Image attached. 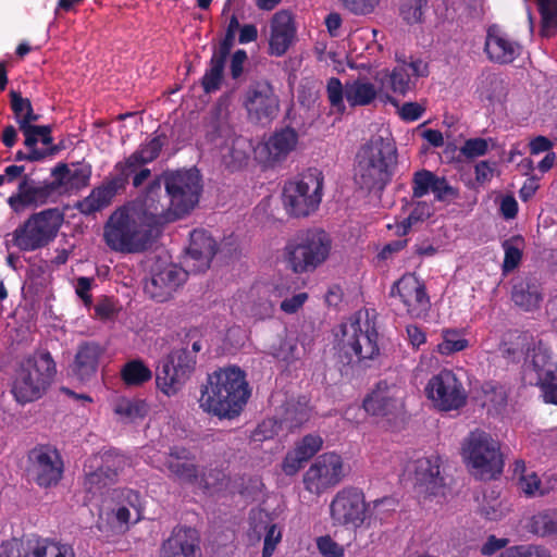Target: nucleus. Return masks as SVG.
<instances>
[{
  "label": "nucleus",
  "mask_w": 557,
  "mask_h": 557,
  "mask_svg": "<svg viewBox=\"0 0 557 557\" xmlns=\"http://www.w3.org/2000/svg\"><path fill=\"white\" fill-rule=\"evenodd\" d=\"M101 463L85 474L84 487L88 493L96 494L114 484L120 471L125 466V458L114 451H104Z\"/></svg>",
  "instance_id": "nucleus-21"
},
{
  "label": "nucleus",
  "mask_w": 557,
  "mask_h": 557,
  "mask_svg": "<svg viewBox=\"0 0 557 557\" xmlns=\"http://www.w3.org/2000/svg\"><path fill=\"white\" fill-rule=\"evenodd\" d=\"M181 346L173 348L156 370L158 388L168 396L175 395L196 370L197 352L202 348V335L197 327L184 330Z\"/></svg>",
  "instance_id": "nucleus-2"
},
{
  "label": "nucleus",
  "mask_w": 557,
  "mask_h": 557,
  "mask_svg": "<svg viewBox=\"0 0 557 557\" xmlns=\"http://www.w3.org/2000/svg\"><path fill=\"white\" fill-rule=\"evenodd\" d=\"M28 474L41 487L59 483L63 473V461L57 449L41 445L28 453Z\"/></svg>",
  "instance_id": "nucleus-17"
},
{
  "label": "nucleus",
  "mask_w": 557,
  "mask_h": 557,
  "mask_svg": "<svg viewBox=\"0 0 557 557\" xmlns=\"http://www.w3.org/2000/svg\"><path fill=\"white\" fill-rule=\"evenodd\" d=\"M343 459L335 453L320 455L304 475V484L312 494H321L345 478Z\"/></svg>",
  "instance_id": "nucleus-16"
},
{
  "label": "nucleus",
  "mask_w": 557,
  "mask_h": 557,
  "mask_svg": "<svg viewBox=\"0 0 557 557\" xmlns=\"http://www.w3.org/2000/svg\"><path fill=\"white\" fill-rule=\"evenodd\" d=\"M375 81L380 82V89L385 88V83L394 92L405 96L416 88V79L408 72V66H396L391 73L387 71L377 73Z\"/></svg>",
  "instance_id": "nucleus-38"
},
{
  "label": "nucleus",
  "mask_w": 557,
  "mask_h": 557,
  "mask_svg": "<svg viewBox=\"0 0 557 557\" xmlns=\"http://www.w3.org/2000/svg\"><path fill=\"white\" fill-rule=\"evenodd\" d=\"M541 15L540 35L557 30V0H535Z\"/></svg>",
  "instance_id": "nucleus-43"
},
{
  "label": "nucleus",
  "mask_w": 557,
  "mask_h": 557,
  "mask_svg": "<svg viewBox=\"0 0 557 557\" xmlns=\"http://www.w3.org/2000/svg\"><path fill=\"white\" fill-rule=\"evenodd\" d=\"M488 150V141L485 138H471L461 147V153L467 158L484 156Z\"/></svg>",
  "instance_id": "nucleus-60"
},
{
  "label": "nucleus",
  "mask_w": 557,
  "mask_h": 557,
  "mask_svg": "<svg viewBox=\"0 0 557 557\" xmlns=\"http://www.w3.org/2000/svg\"><path fill=\"white\" fill-rule=\"evenodd\" d=\"M310 418V407L308 399L302 396L298 399L288 400L285 404L283 422L288 429H295L302 425Z\"/></svg>",
  "instance_id": "nucleus-40"
},
{
  "label": "nucleus",
  "mask_w": 557,
  "mask_h": 557,
  "mask_svg": "<svg viewBox=\"0 0 557 557\" xmlns=\"http://www.w3.org/2000/svg\"><path fill=\"white\" fill-rule=\"evenodd\" d=\"M462 457L470 472L479 479H494L503 472L499 443L484 431L475 430L468 435L462 444Z\"/></svg>",
  "instance_id": "nucleus-8"
},
{
  "label": "nucleus",
  "mask_w": 557,
  "mask_h": 557,
  "mask_svg": "<svg viewBox=\"0 0 557 557\" xmlns=\"http://www.w3.org/2000/svg\"><path fill=\"white\" fill-rule=\"evenodd\" d=\"M123 190L125 189L113 177L108 178L95 187L89 196L78 201L75 208L85 215L92 214L109 207L113 198Z\"/></svg>",
  "instance_id": "nucleus-28"
},
{
  "label": "nucleus",
  "mask_w": 557,
  "mask_h": 557,
  "mask_svg": "<svg viewBox=\"0 0 557 557\" xmlns=\"http://www.w3.org/2000/svg\"><path fill=\"white\" fill-rule=\"evenodd\" d=\"M423 0H408L399 9L400 16L407 24H417L421 22L423 11Z\"/></svg>",
  "instance_id": "nucleus-57"
},
{
  "label": "nucleus",
  "mask_w": 557,
  "mask_h": 557,
  "mask_svg": "<svg viewBox=\"0 0 557 557\" xmlns=\"http://www.w3.org/2000/svg\"><path fill=\"white\" fill-rule=\"evenodd\" d=\"M327 98L333 108L338 112L345 111L343 98L345 97V85L336 77H331L326 86Z\"/></svg>",
  "instance_id": "nucleus-56"
},
{
  "label": "nucleus",
  "mask_w": 557,
  "mask_h": 557,
  "mask_svg": "<svg viewBox=\"0 0 557 557\" xmlns=\"http://www.w3.org/2000/svg\"><path fill=\"white\" fill-rule=\"evenodd\" d=\"M468 347V341L457 330H444L443 342L437 345L441 355H451Z\"/></svg>",
  "instance_id": "nucleus-47"
},
{
  "label": "nucleus",
  "mask_w": 557,
  "mask_h": 557,
  "mask_svg": "<svg viewBox=\"0 0 557 557\" xmlns=\"http://www.w3.org/2000/svg\"><path fill=\"white\" fill-rule=\"evenodd\" d=\"M414 488L424 496H444L445 479L441 475L438 459L421 458L414 463Z\"/></svg>",
  "instance_id": "nucleus-23"
},
{
  "label": "nucleus",
  "mask_w": 557,
  "mask_h": 557,
  "mask_svg": "<svg viewBox=\"0 0 557 557\" xmlns=\"http://www.w3.org/2000/svg\"><path fill=\"white\" fill-rule=\"evenodd\" d=\"M478 92L490 102L499 101L506 92L505 82L498 74L483 72L478 81Z\"/></svg>",
  "instance_id": "nucleus-39"
},
{
  "label": "nucleus",
  "mask_w": 557,
  "mask_h": 557,
  "mask_svg": "<svg viewBox=\"0 0 557 557\" xmlns=\"http://www.w3.org/2000/svg\"><path fill=\"white\" fill-rule=\"evenodd\" d=\"M319 552L325 557H343L344 548L331 536H321L317 541Z\"/></svg>",
  "instance_id": "nucleus-61"
},
{
  "label": "nucleus",
  "mask_w": 557,
  "mask_h": 557,
  "mask_svg": "<svg viewBox=\"0 0 557 557\" xmlns=\"http://www.w3.org/2000/svg\"><path fill=\"white\" fill-rule=\"evenodd\" d=\"M0 557H75L72 546L38 536L13 537L0 545Z\"/></svg>",
  "instance_id": "nucleus-15"
},
{
  "label": "nucleus",
  "mask_w": 557,
  "mask_h": 557,
  "mask_svg": "<svg viewBox=\"0 0 557 557\" xmlns=\"http://www.w3.org/2000/svg\"><path fill=\"white\" fill-rule=\"evenodd\" d=\"M332 239L322 228L298 231L284 247L287 268L296 273L313 272L330 256Z\"/></svg>",
  "instance_id": "nucleus-5"
},
{
  "label": "nucleus",
  "mask_w": 557,
  "mask_h": 557,
  "mask_svg": "<svg viewBox=\"0 0 557 557\" xmlns=\"http://www.w3.org/2000/svg\"><path fill=\"white\" fill-rule=\"evenodd\" d=\"M243 106L249 121L260 124L271 122L280 111L278 97L268 81L251 83L245 90Z\"/></svg>",
  "instance_id": "nucleus-14"
},
{
  "label": "nucleus",
  "mask_w": 557,
  "mask_h": 557,
  "mask_svg": "<svg viewBox=\"0 0 557 557\" xmlns=\"http://www.w3.org/2000/svg\"><path fill=\"white\" fill-rule=\"evenodd\" d=\"M59 190L55 180L41 186H36L29 175H24L18 184L17 194L11 196L8 200L10 207L20 212L26 207L41 206L47 203L48 199Z\"/></svg>",
  "instance_id": "nucleus-24"
},
{
  "label": "nucleus",
  "mask_w": 557,
  "mask_h": 557,
  "mask_svg": "<svg viewBox=\"0 0 557 557\" xmlns=\"http://www.w3.org/2000/svg\"><path fill=\"white\" fill-rule=\"evenodd\" d=\"M200 482L206 490H221L227 485L228 478L222 469H209L200 476Z\"/></svg>",
  "instance_id": "nucleus-55"
},
{
  "label": "nucleus",
  "mask_w": 557,
  "mask_h": 557,
  "mask_svg": "<svg viewBox=\"0 0 557 557\" xmlns=\"http://www.w3.org/2000/svg\"><path fill=\"white\" fill-rule=\"evenodd\" d=\"M484 51L491 61L507 64L521 53V46L510 37H485Z\"/></svg>",
  "instance_id": "nucleus-35"
},
{
  "label": "nucleus",
  "mask_w": 557,
  "mask_h": 557,
  "mask_svg": "<svg viewBox=\"0 0 557 557\" xmlns=\"http://www.w3.org/2000/svg\"><path fill=\"white\" fill-rule=\"evenodd\" d=\"M125 206L156 232L158 226L176 220L170 214V201L166 202L162 195L160 176L149 183L143 195Z\"/></svg>",
  "instance_id": "nucleus-11"
},
{
  "label": "nucleus",
  "mask_w": 557,
  "mask_h": 557,
  "mask_svg": "<svg viewBox=\"0 0 557 557\" xmlns=\"http://www.w3.org/2000/svg\"><path fill=\"white\" fill-rule=\"evenodd\" d=\"M531 527L537 535L557 539V515L540 512L532 517Z\"/></svg>",
  "instance_id": "nucleus-48"
},
{
  "label": "nucleus",
  "mask_w": 557,
  "mask_h": 557,
  "mask_svg": "<svg viewBox=\"0 0 557 557\" xmlns=\"http://www.w3.org/2000/svg\"><path fill=\"white\" fill-rule=\"evenodd\" d=\"M396 165L394 141L382 136L372 137L357 153L355 182L367 191H381L391 182Z\"/></svg>",
  "instance_id": "nucleus-3"
},
{
  "label": "nucleus",
  "mask_w": 557,
  "mask_h": 557,
  "mask_svg": "<svg viewBox=\"0 0 557 557\" xmlns=\"http://www.w3.org/2000/svg\"><path fill=\"white\" fill-rule=\"evenodd\" d=\"M397 405V389L385 381L379 382L363 400L364 410L372 416H391L396 411Z\"/></svg>",
  "instance_id": "nucleus-27"
},
{
  "label": "nucleus",
  "mask_w": 557,
  "mask_h": 557,
  "mask_svg": "<svg viewBox=\"0 0 557 557\" xmlns=\"http://www.w3.org/2000/svg\"><path fill=\"white\" fill-rule=\"evenodd\" d=\"M522 243L523 239L521 236H513L503 243V248L505 250V258L503 262L504 272L512 271L520 263L522 258L520 245Z\"/></svg>",
  "instance_id": "nucleus-46"
},
{
  "label": "nucleus",
  "mask_w": 557,
  "mask_h": 557,
  "mask_svg": "<svg viewBox=\"0 0 557 557\" xmlns=\"http://www.w3.org/2000/svg\"><path fill=\"white\" fill-rule=\"evenodd\" d=\"M306 461L308 460L306 458H302V455L298 454V451L294 448L284 458L282 469L285 474L294 475L299 471V469Z\"/></svg>",
  "instance_id": "nucleus-63"
},
{
  "label": "nucleus",
  "mask_w": 557,
  "mask_h": 557,
  "mask_svg": "<svg viewBox=\"0 0 557 557\" xmlns=\"http://www.w3.org/2000/svg\"><path fill=\"white\" fill-rule=\"evenodd\" d=\"M297 143L298 134L289 126L274 132L265 144L269 158L273 161L286 158V156L296 148Z\"/></svg>",
  "instance_id": "nucleus-37"
},
{
  "label": "nucleus",
  "mask_w": 557,
  "mask_h": 557,
  "mask_svg": "<svg viewBox=\"0 0 557 557\" xmlns=\"http://www.w3.org/2000/svg\"><path fill=\"white\" fill-rule=\"evenodd\" d=\"M63 222V211L58 208L45 209L30 214L7 237L11 236L10 243L20 251H35L55 239ZM5 244L9 246V240Z\"/></svg>",
  "instance_id": "nucleus-7"
},
{
  "label": "nucleus",
  "mask_w": 557,
  "mask_h": 557,
  "mask_svg": "<svg viewBox=\"0 0 557 557\" xmlns=\"http://www.w3.org/2000/svg\"><path fill=\"white\" fill-rule=\"evenodd\" d=\"M381 90L364 78H357L346 82L345 98L350 107H366L376 99Z\"/></svg>",
  "instance_id": "nucleus-36"
},
{
  "label": "nucleus",
  "mask_w": 557,
  "mask_h": 557,
  "mask_svg": "<svg viewBox=\"0 0 557 557\" xmlns=\"http://www.w3.org/2000/svg\"><path fill=\"white\" fill-rule=\"evenodd\" d=\"M322 444L323 440L320 435L308 434L296 445L295 449L302 455V458L309 460L321 449Z\"/></svg>",
  "instance_id": "nucleus-58"
},
{
  "label": "nucleus",
  "mask_w": 557,
  "mask_h": 557,
  "mask_svg": "<svg viewBox=\"0 0 557 557\" xmlns=\"http://www.w3.org/2000/svg\"><path fill=\"white\" fill-rule=\"evenodd\" d=\"M218 251L216 240L206 230H194L190 233V242L187 248L188 257L195 261L193 271L202 272L210 267V263Z\"/></svg>",
  "instance_id": "nucleus-26"
},
{
  "label": "nucleus",
  "mask_w": 557,
  "mask_h": 557,
  "mask_svg": "<svg viewBox=\"0 0 557 557\" xmlns=\"http://www.w3.org/2000/svg\"><path fill=\"white\" fill-rule=\"evenodd\" d=\"M102 354L103 349L99 344L95 342L82 343L77 348L72 366L73 374L81 381L90 379L97 372Z\"/></svg>",
  "instance_id": "nucleus-31"
},
{
  "label": "nucleus",
  "mask_w": 557,
  "mask_h": 557,
  "mask_svg": "<svg viewBox=\"0 0 557 557\" xmlns=\"http://www.w3.org/2000/svg\"><path fill=\"white\" fill-rule=\"evenodd\" d=\"M159 557H201L198 531L187 527L175 528L162 543Z\"/></svg>",
  "instance_id": "nucleus-22"
},
{
  "label": "nucleus",
  "mask_w": 557,
  "mask_h": 557,
  "mask_svg": "<svg viewBox=\"0 0 557 557\" xmlns=\"http://www.w3.org/2000/svg\"><path fill=\"white\" fill-rule=\"evenodd\" d=\"M433 194L435 200L441 202H450L459 196L458 189L449 185L445 177L440 176L434 184Z\"/></svg>",
  "instance_id": "nucleus-59"
},
{
  "label": "nucleus",
  "mask_w": 557,
  "mask_h": 557,
  "mask_svg": "<svg viewBox=\"0 0 557 557\" xmlns=\"http://www.w3.org/2000/svg\"><path fill=\"white\" fill-rule=\"evenodd\" d=\"M342 348L347 356H356L358 361L373 360L380 354L379 334L369 324L362 330L359 322L350 323L343 330Z\"/></svg>",
  "instance_id": "nucleus-18"
},
{
  "label": "nucleus",
  "mask_w": 557,
  "mask_h": 557,
  "mask_svg": "<svg viewBox=\"0 0 557 557\" xmlns=\"http://www.w3.org/2000/svg\"><path fill=\"white\" fill-rule=\"evenodd\" d=\"M389 295L399 296L412 317H421L430 308L425 285L414 274L403 275L393 284Z\"/></svg>",
  "instance_id": "nucleus-19"
},
{
  "label": "nucleus",
  "mask_w": 557,
  "mask_h": 557,
  "mask_svg": "<svg viewBox=\"0 0 557 557\" xmlns=\"http://www.w3.org/2000/svg\"><path fill=\"white\" fill-rule=\"evenodd\" d=\"M162 465L169 476L178 482L195 484L199 481L200 472L196 456L184 446L170 447L169 451L164 453Z\"/></svg>",
  "instance_id": "nucleus-20"
},
{
  "label": "nucleus",
  "mask_w": 557,
  "mask_h": 557,
  "mask_svg": "<svg viewBox=\"0 0 557 557\" xmlns=\"http://www.w3.org/2000/svg\"><path fill=\"white\" fill-rule=\"evenodd\" d=\"M250 141L243 136H234L221 145V159L226 169L234 172L243 169L249 160Z\"/></svg>",
  "instance_id": "nucleus-33"
},
{
  "label": "nucleus",
  "mask_w": 557,
  "mask_h": 557,
  "mask_svg": "<svg viewBox=\"0 0 557 557\" xmlns=\"http://www.w3.org/2000/svg\"><path fill=\"white\" fill-rule=\"evenodd\" d=\"M295 21L289 11L276 12L271 21V35H295Z\"/></svg>",
  "instance_id": "nucleus-52"
},
{
  "label": "nucleus",
  "mask_w": 557,
  "mask_h": 557,
  "mask_svg": "<svg viewBox=\"0 0 557 557\" xmlns=\"http://www.w3.org/2000/svg\"><path fill=\"white\" fill-rule=\"evenodd\" d=\"M355 14L366 15L374 11L380 0H341Z\"/></svg>",
  "instance_id": "nucleus-62"
},
{
  "label": "nucleus",
  "mask_w": 557,
  "mask_h": 557,
  "mask_svg": "<svg viewBox=\"0 0 557 557\" xmlns=\"http://www.w3.org/2000/svg\"><path fill=\"white\" fill-rule=\"evenodd\" d=\"M425 394L441 411L458 410L466 406L468 399L462 382L450 370L433 375L425 386Z\"/></svg>",
  "instance_id": "nucleus-12"
},
{
  "label": "nucleus",
  "mask_w": 557,
  "mask_h": 557,
  "mask_svg": "<svg viewBox=\"0 0 557 557\" xmlns=\"http://www.w3.org/2000/svg\"><path fill=\"white\" fill-rule=\"evenodd\" d=\"M431 214V206L425 201H418L409 215L397 224L396 234L399 236L406 235L414 224L423 222L429 219Z\"/></svg>",
  "instance_id": "nucleus-44"
},
{
  "label": "nucleus",
  "mask_w": 557,
  "mask_h": 557,
  "mask_svg": "<svg viewBox=\"0 0 557 557\" xmlns=\"http://www.w3.org/2000/svg\"><path fill=\"white\" fill-rule=\"evenodd\" d=\"M121 375L126 385H141L152 377V372L141 360H132L124 364Z\"/></svg>",
  "instance_id": "nucleus-41"
},
{
  "label": "nucleus",
  "mask_w": 557,
  "mask_h": 557,
  "mask_svg": "<svg viewBox=\"0 0 557 557\" xmlns=\"http://www.w3.org/2000/svg\"><path fill=\"white\" fill-rule=\"evenodd\" d=\"M141 166H144L143 162L133 152L129 157L115 164L116 175L113 178L125 189L129 177L134 176Z\"/></svg>",
  "instance_id": "nucleus-45"
},
{
  "label": "nucleus",
  "mask_w": 557,
  "mask_h": 557,
  "mask_svg": "<svg viewBox=\"0 0 557 557\" xmlns=\"http://www.w3.org/2000/svg\"><path fill=\"white\" fill-rule=\"evenodd\" d=\"M59 189L65 191L78 190L89 184L91 166L88 164L69 169L67 164L59 163L51 172Z\"/></svg>",
  "instance_id": "nucleus-32"
},
{
  "label": "nucleus",
  "mask_w": 557,
  "mask_h": 557,
  "mask_svg": "<svg viewBox=\"0 0 557 557\" xmlns=\"http://www.w3.org/2000/svg\"><path fill=\"white\" fill-rule=\"evenodd\" d=\"M494 494V491L491 494L484 493L483 502L479 508L481 516L491 521H496L503 516L502 502Z\"/></svg>",
  "instance_id": "nucleus-53"
},
{
  "label": "nucleus",
  "mask_w": 557,
  "mask_h": 557,
  "mask_svg": "<svg viewBox=\"0 0 557 557\" xmlns=\"http://www.w3.org/2000/svg\"><path fill=\"white\" fill-rule=\"evenodd\" d=\"M323 176L317 169H309L299 178L289 181L283 188V203L295 218L308 216L314 212L322 198Z\"/></svg>",
  "instance_id": "nucleus-10"
},
{
  "label": "nucleus",
  "mask_w": 557,
  "mask_h": 557,
  "mask_svg": "<svg viewBox=\"0 0 557 557\" xmlns=\"http://www.w3.org/2000/svg\"><path fill=\"white\" fill-rule=\"evenodd\" d=\"M160 178L170 201V214L177 220L194 210L202 191L201 175L197 169L166 171Z\"/></svg>",
  "instance_id": "nucleus-9"
},
{
  "label": "nucleus",
  "mask_w": 557,
  "mask_h": 557,
  "mask_svg": "<svg viewBox=\"0 0 557 557\" xmlns=\"http://www.w3.org/2000/svg\"><path fill=\"white\" fill-rule=\"evenodd\" d=\"M206 138L216 146L228 141L235 136L233 126L230 123L228 111L221 104L210 110L203 120Z\"/></svg>",
  "instance_id": "nucleus-30"
},
{
  "label": "nucleus",
  "mask_w": 557,
  "mask_h": 557,
  "mask_svg": "<svg viewBox=\"0 0 557 557\" xmlns=\"http://www.w3.org/2000/svg\"><path fill=\"white\" fill-rule=\"evenodd\" d=\"M557 364L552 360L548 350L540 344L533 348L531 361L527 366V375L531 384H537L556 374Z\"/></svg>",
  "instance_id": "nucleus-34"
},
{
  "label": "nucleus",
  "mask_w": 557,
  "mask_h": 557,
  "mask_svg": "<svg viewBox=\"0 0 557 557\" xmlns=\"http://www.w3.org/2000/svg\"><path fill=\"white\" fill-rule=\"evenodd\" d=\"M225 66L210 61L209 69L201 78V87L205 94L210 95L218 91L224 79Z\"/></svg>",
  "instance_id": "nucleus-49"
},
{
  "label": "nucleus",
  "mask_w": 557,
  "mask_h": 557,
  "mask_svg": "<svg viewBox=\"0 0 557 557\" xmlns=\"http://www.w3.org/2000/svg\"><path fill=\"white\" fill-rule=\"evenodd\" d=\"M165 143L166 136L164 134L158 135L153 137L148 144L140 146L139 149L134 151V153L145 165L154 161L159 157Z\"/></svg>",
  "instance_id": "nucleus-51"
},
{
  "label": "nucleus",
  "mask_w": 557,
  "mask_h": 557,
  "mask_svg": "<svg viewBox=\"0 0 557 557\" xmlns=\"http://www.w3.org/2000/svg\"><path fill=\"white\" fill-rule=\"evenodd\" d=\"M187 273L175 265H168L153 273L145 285V292L158 302H163L185 282Z\"/></svg>",
  "instance_id": "nucleus-25"
},
{
  "label": "nucleus",
  "mask_w": 557,
  "mask_h": 557,
  "mask_svg": "<svg viewBox=\"0 0 557 557\" xmlns=\"http://www.w3.org/2000/svg\"><path fill=\"white\" fill-rule=\"evenodd\" d=\"M282 534L277 529L276 524H271L267 529V534L264 537V545L262 549V557H271L276 544L281 541Z\"/></svg>",
  "instance_id": "nucleus-64"
},
{
  "label": "nucleus",
  "mask_w": 557,
  "mask_h": 557,
  "mask_svg": "<svg viewBox=\"0 0 557 557\" xmlns=\"http://www.w3.org/2000/svg\"><path fill=\"white\" fill-rule=\"evenodd\" d=\"M55 374V363L49 352L35 354L23 360L16 370L12 393L20 404L41 398Z\"/></svg>",
  "instance_id": "nucleus-6"
},
{
  "label": "nucleus",
  "mask_w": 557,
  "mask_h": 557,
  "mask_svg": "<svg viewBox=\"0 0 557 557\" xmlns=\"http://www.w3.org/2000/svg\"><path fill=\"white\" fill-rule=\"evenodd\" d=\"M511 300L523 311L537 310L543 301L540 282L531 276L518 278L512 285Z\"/></svg>",
  "instance_id": "nucleus-29"
},
{
  "label": "nucleus",
  "mask_w": 557,
  "mask_h": 557,
  "mask_svg": "<svg viewBox=\"0 0 557 557\" xmlns=\"http://www.w3.org/2000/svg\"><path fill=\"white\" fill-rule=\"evenodd\" d=\"M250 396L245 373L237 367H228L208 375L199 398L200 407L219 418L237 417Z\"/></svg>",
  "instance_id": "nucleus-1"
},
{
  "label": "nucleus",
  "mask_w": 557,
  "mask_h": 557,
  "mask_svg": "<svg viewBox=\"0 0 557 557\" xmlns=\"http://www.w3.org/2000/svg\"><path fill=\"white\" fill-rule=\"evenodd\" d=\"M436 178L437 175L429 170L417 171L412 177V198L419 199L430 191L433 193Z\"/></svg>",
  "instance_id": "nucleus-50"
},
{
  "label": "nucleus",
  "mask_w": 557,
  "mask_h": 557,
  "mask_svg": "<svg viewBox=\"0 0 557 557\" xmlns=\"http://www.w3.org/2000/svg\"><path fill=\"white\" fill-rule=\"evenodd\" d=\"M157 232L125 205L115 209L103 225L106 245L120 253H141L156 242Z\"/></svg>",
  "instance_id": "nucleus-4"
},
{
  "label": "nucleus",
  "mask_w": 557,
  "mask_h": 557,
  "mask_svg": "<svg viewBox=\"0 0 557 557\" xmlns=\"http://www.w3.org/2000/svg\"><path fill=\"white\" fill-rule=\"evenodd\" d=\"M114 412L125 421L132 422L138 418H144L148 412L146 401L140 399L122 398L114 406Z\"/></svg>",
  "instance_id": "nucleus-42"
},
{
  "label": "nucleus",
  "mask_w": 557,
  "mask_h": 557,
  "mask_svg": "<svg viewBox=\"0 0 557 557\" xmlns=\"http://www.w3.org/2000/svg\"><path fill=\"white\" fill-rule=\"evenodd\" d=\"M498 557H550V554L541 546L519 545L507 548Z\"/></svg>",
  "instance_id": "nucleus-54"
},
{
  "label": "nucleus",
  "mask_w": 557,
  "mask_h": 557,
  "mask_svg": "<svg viewBox=\"0 0 557 557\" xmlns=\"http://www.w3.org/2000/svg\"><path fill=\"white\" fill-rule=\"evenodd\" d=\"M369 506L364 494L357 487H344L338 491L330 504V513L334 524L360 528L368 517Z\"/></svg>",
  "instance_id": "nucleus-13"
}]
</instances>
